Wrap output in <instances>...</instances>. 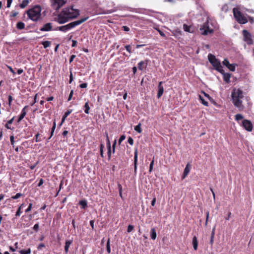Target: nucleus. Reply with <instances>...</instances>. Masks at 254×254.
<instances>
[{"mask_svg":"<svg viewBox=\"0 0 254 254\" xmlns=\"http://www.w3.org/2000/svg\"><path fill=\"white\" fill-rule=\"evenodd\" d=\"M242 32L244 41L249 45L253 44L254 41L252 39L251 33L247 30L245 29L243 30Z\"/></svg>","mask_w":254,"mask_h":254,"instance_id":"6e6552de","label":"nucleus"},{"mask_svg":"<svg viewBox=\"0 0 254 254\" xmlns=\"http://www.w3.org/2000/svg\"><path fill=\"white\" fill-rule=\"evenodd\" d=\"M163 83V82L162 81H160L158 83V93L157 95V97L158 99L162 96L164 92V87L162 85Z\"/></svg>","mask_w":254,"mask_h":254,"instance_id":"ddd939ff","label":"nucleus"},{"mask_svg":"<svg viewBox=\"0 0 254 254\" xmlns=\"http://www.w3.org/2000/svg\"><path fill=\"white\" fill-rule=\"evenodd\" d=\"M125 138H126V135H124V134L120 136V138H119V141H118V142H119V145H120V144H121L123 140H124L125 139Z\"/></svg>","mask_w":254,"mask_h":254,"instance_id":"a18cd8bd","label":"nucleus"},{"mask_svg":"<svg viewBox=\"0 0 254 254\" xmlns=\"http://www.w3.org/2000/svg\"><path fill=\"white\" fill-rule=\"evenodd\" d=\"M223 64L226 66L230 71H234L236 69V64H230L228 59H225L222 62Z\"/></svg>","mask_w":254,"mask_h":254,"instance_id":"9b49d317","label":"nucleus"},{"mask_svg":"<svg viewBox=\"0 0 254 254\" xmlns=\"http://www.w3.org/2000/svg\"><path fill=\"white\" fill-rule=\"evenodd\" d=\"M118 189H119V195L121 196V197L123 198V196H122V185L120 184H118Z\"/></svg>","mask_w":254,"mask_h":254,"instance_id":"a19ab883","label":"nucleus"},{"mask_svg":"<svg viewBox=\"0 0 254 254\" xmlns=\"http://www.w3.org/2000/svg\"><path fill=\"white\" fill-rule=\"evenodd\" d=\"M87 86V84L86 83H83L81 84H80L79 87L81 88H86Z\"/></svg>","mask_w":254,"mask_h":254,"instance_id":"bf43d9fd","label":"nucleus"},{"mask_svg":"<svg viewBox=\"0 0 254 254\" xmlns=\"http://www.w3.org/2000/svg\"><path fill=\"white\" fill-rule=\"evenodd\" d=\"M18 14V12H17V11H12L11 12V16L12 17H15L16 16H17V15Z\"/></svg>","mask_w":254,"mask_h":254,"instance_id":"69168bd1","label":"nucleus"},{"mask_svg":"<svg viewBox=\"0 0 254 254\" xmlns=\"http://www.w3.org/2000/svg\"><path fill=\"white\" fill-rule=\"evenodd\" d=\"M183 29L185 31L188 32L189 33H192L193 32V30H192L191 26H190V25H188L186 24H184Z\"/></svg>","mask_w":254,"mask_h":254,"instance_id":"5701e85b","label":"nucleus"},{"mask_svg":"<svg viewBox=\"0 0 254 254\" xmlns=\"http://www.w3.org/2000/svg\"><path fill=\"white\" fill-rule=\"evenodd\" d=\"M53 5L54 8L56 9H59L62 7L65 3V1L64 0H53Z\"/></svg>","mask_w":254,"mask_h":254,"instance_id":"f8f14e48","label":"nucleus"},{"mask_svg":"<svg viewBox=\"0 0 254 254\" xmlns=\"http://www.w3.org/2000/svg\"><path fill=\"white\" fill-rule=\"evenodd\" d=\"M104 148V145L103 143H101L100 145V153L101 156L103 158L104 157V151L103 149Z\"/></svg>","mask_w":254,"mask_h":254,"instance_id":"2f4dec72","label":"nucleus"},{"mask_svg":"<svg viewBox=\"0 0 254 254\" xmlns=\"http://www.w3.org/2000/svg\"><path fill=\"white\" fill-rule=\"evenodd\" d=\"M243 119V116L241 114H237L235 115V120L237 121H240Z\"/></svg>","mask_w":254,"mask_h":254,"instance_id":"c03bdc74","label":"nucleus"},{"mask_svg":"<svg viewBox=\"0 0 254 254\" xmlns=\"http://www.w3.org/2000/svg\"><path fill=\"white\" fill-rule=\"evenodd\" d=\"M156 30L162 37H165L166 36L164 33L162 32L161 30H160L159 29H157Z\"/></svg>","mask_w":254,"mask_h":254,"instance_id":"864d4df0","label":"nucleus"},{"mask_svg":"<svg viewBox=\"0 0 254 254\" xmlns=\"http://www.w3.org/2000/svg\"><path fill=\"white\" fill-rule=\"evenodd\" d=\"M25 205H24V204H22L21 205V206L18 208L17 211L16 212V214H15L16 216L20 215V214H21L20 209H21V208L23 207Z\"/></svg>","mask_w":254,"mask_h":254,"instance_id":"ea45409f","label":"nucleus"},{"mask_svg":"<svg viewBox=\"0 0 254 254\" xmlns=\"http://www.w3.org/2000/svg\"><path fill=\"white\" fill-rule=\"evenodd\" d=\"M66 10L69 21L76 18L80 14V11L77 9L73 8V6L64 8Z\"/></svg>","mask_w":254,"mask_h":254,"instance_id":"39448f33","label":"nucleus"},{"mask_svg":"<svg viewBox=\"0 0 254 254\" xmlns=\"http://www.w3.org/2000/svg\"><path fill=\"white\" fill-rule=\"evenodd\" d=\"M43 133V131L42 130H40L39 132H38L35 135V141L36 142H39L43 140L45 137L44 136V135L42 134Z\"/></svg>","mask_w":254,"mask_h":254,"instance_id":"a211bd4d","label":"nucleus"},{"mask_svg":"<svg viewBox=\"0 0 254 254\" xmlns=\"http://www.w3.org/2000/svg\"><path fill=\"white\" fill-rule=\"evenodd\" d=\"M72 112V110H68L64 115L62 119V122L60 124L59 126L61 127L62 124L64 122L65 119L66 117L69 116L71 113Z\"/></svg>","mask_w":254,"mask_h":254,"instance_id":"aec40b11","label":"nucleus"},{"mask_svg":"<svg viewBox=\"0 0 254 254\" xmlns=\"http://www.w3.org/2000/svg\"><path fill=\"white\" fill-rule=\"evenodd\" d=\"M125 48L126 49V50L129 53H132V51H131V46L129 45H126L125 46Z\"/></svg>","mask_w":254,"mask_h":254,"instance_id":"de8ad7c7","label":"nucleus"},{"mask_svg":"<svg viewBox=\"0 0 254 254\" xmlns=\"http://www.w3.org/2000/svg\"><path fill=\"white\" fill-rule=\"evenodd\" d=\"M106 249H107V252H108V253L109 254V253H111L110 239V238H108V240L107 242Z\"/></svg>","mask_w":254,"mask_h":254,"instance_id":"473e14b6","label":"nucleus"},{"mask_svg":"<svg viewBox=\"0 0 254 254\" xmlns=\"http://www.w3.org/2000/svg\"><path fill=\"white\" fill-rule=\"evenodd\" d=\"M42 44L43 45L44 48L45 49H46V48L50 47V46L51 45V42H50L49 41H45L42 42Z\"/></svg>","mask_w":254,"mask_h":254,"instance_id":"72a5a7b5","label":"nucleus"},{"mask_svg":"<svg viewBox=\"0 0 254 254\" xmlns=\"http://www.w3.org/2000/svg\"><path fill=\"white\" fill-rule=\"evenodd\" d=\"M134 130L138 133H141L142 132V129L141 128V124H139L137 126H135Z\"/></svg>","mask_w":254,"mask_h":254,"instance_id":"c9c22d12","label":"nucleus"},{"mask_svg":"<svg viewBox=\"0 0 254 254\" xmlns=\"http://www.w3.org/2000/svg\"><path fill=\"white\" fill-rule=\"evenodd\" d=\"M77 42L76 41V40H73L72 41V45H71V47H75L77 45Z\"/></svg>","mask_w":254,"mask_h":254,"instance_id":"052dcab7","label":"nucleus"},{"mask_svg":"<svg viewBox=\"0 0 254 254\" xmlns=\"http://www.w3.org/2000/svg\"><path fill=\"white\" fill-rule=\"evenodd\" d=\"M214 232H215V228H213V229H212V231L211 237H210V244L211 245H213V242H214V234H215Z\"/></svg>","mask_w":254,"mask_h":254,"instance_id":"c756f323","label":"nucleus"},{"mask_svg":"<svg viewBox=\"0 0 254 254\" xmlns=\"http://www.w3.org/2000/svg\"><path fill=\"white\" fill-rule=\"evenodd\" d=\"M39 228V225L38 224H36L34 225V227H33V229L34 230L37 231L38 229Z\"/></svg>","mask_w":254,"mask_h":254,"instance_id":"774afa93","label":"nucleus"},{"mask_svg":"<svg viewBox=\"0 0 254 254\" xmlns=\"http://www.w3.org/2000/svg\"><path fill=\"white\" fill-rule=\"evenodd\" d=\"M56 122L54 121V123H53V127H52V129H51L50 136L48 138V140H49L52 137V136L53 135L55 129L56 128Z\"/></svg>","mask_w":254,"mask_h":254,"instance_id":"c85d7f7f","label":"nucleus"},{"mask_svg":"<svg viewBox=\"0 0 254 254\" xmlns=\"http://www.w3.org/2000/svg\"><path fill=\"white\" fill-rule=\"evenodd\" d=\"M231 97L234 105L238 108L239 111H243L245 108L242 100L244 97L243 91L240 89L234 88L232 92Z\"/></svg>","mask_w":254,"mask_h":254,"instance_id":"f257e3e1","label":"nucleus"},{"mask_svg":"<svg viewBox=\"0 0 254 254\" xmlns=\"http://www.w3.org/2000/svg\"><path fill=\"white\" fill-rule=\"evenodd\" d=\"M66 11V10H65V9L64 8L56 18V21L59 24H64L69 21Z\"/></svg>","mask_w":254,"mask_h":254,"instance_id":"423d86ee","label":"nucleus"},{"mask_svg":"<svg viewBox=\"0 0 254 254\" xmlns=\"http://www.w3.org/2000/svg\"><path fill=\"white\" fill-rule=\"evenodd\" d=\"M150 236L151 238L153 240H155L156 238L157 234L155 229L154 228H153L151 229Z\"/></svg>","mask_w":254,"mask_h":254,"instance_id":"393cba45","label":"nucleus"},{"mask_svg":"<svg viewBox=\"0 0 254 254\" xmlns=\"http://www.w3.org/2000/svg\"><path fill=\"white\" fill-rule=\"evenodd\" d=\"M90 225L92 228V229L93 230L94 229V220H91L90 221Z\"/></svg>","mask_w":254,"mask_h":254,"instance_id":"13d9d810","label":"nucleus"},{"mask_svg":"<svg viewBox=\"0 0 254 254\" xmlns=\"http://www.w3.org/2000/svg\"><path fill=\"white\" fill-rule=\"evenodd\" d=\"M203 93L204 95V96L207 98L208 99V100H209L210 101H211L212 100V98L207 93H205L204 92H203Z\"/></svg>","mask_w":254,"mask_h":254,"instance_id":"603ef678","label":"nucleus"},{"mask_svg":"<svg viewBox=\"0 0 254 254\" xmlns=\"http://www.w3.org/2000/svg\"><path fill=\"white\" fill-rule=\"evenodd\" d=\"M52 30V25L51 23H47L44 24L40 28L41 31H50Z\"/></svg>","mask_w":254,"mask_h":254,"instance_id":"4468645a","label":"nucleus"},{"mask_svg":"<svg viewBox=\"0 0 254 254\" xmlns=\"http://www.w3.org/2000/svg\"><path fill=\"white\" fill-rule=\"evenodd\" d=\"M72 240H66L65 243V246H64V251L66 254H67L68 252V249L70 246V245L72 244Z\"/></svg>","mask_w":254,"mask_h":254,"instance_id":"4be33fe9","label":"nucleus"},{"mask_svg":"<svg viewBox=\"0 0 254 254\" xmlns=\"http://www.w3.org/2000/svg\"><path fill=\"white\" fill-rule=\"evenodd\" d=\"M106 143H107V148L111 147V142H110L109 136H107V139H106Z\"/></svg>","mask_w":254,"mask_h":254,"instance_id":"3c124183","label":"nucleus"},{"mask_svg":"<svg viewBox=\"0 0 254 254\" xmlns=\"http://www.w3.org/2000/svg\"><path fill=\"white\" fill-rule=\"evenodd\" d=\"M27 16L29 19H32V8L29 9L27 11Z\"/></svg>","mask_w":254,"mask_h":254,"instance_id":"49530a36","label":"nucleus"},{"mask_svg":"<svg viewBox=\"0 0 254 254\" xmlns=\"http://www.w3.org/2000/svg\"><path fill=\"white\" fill-rule=\"evenodd\" d=\"M137 160H138V151L137 149H135L134 155V173L136 174L137 171Z\"/></svg>","mask_w":254,"mask_h":254,"instance_id":"f3484780","label":"nucleus"},{"mask_svg":"<svg viewBox=\"0 0 254 254\" xmlns=\"http://www.w3.org/2000/svg\"><path fill=\"white\" fill-rule=\"evenodd\" d=\"M79 204L81 206L83 209H85L87 206V202L85 199L79 201Z\"/></svg>","mask_w":254,"mask_h":254,"instance_id":"bb28decb","label":"nucleus"},{"mask_svg":"<svg viewBox=\"0 0 254 254\" xmlns=\"http://www.w3.org/2000/svg\"><path fill=\"white\" fill-rule=\"evenodd\" d=\"M209 211H207L206 212V221H205V225H207V224L208 220V218H209Z\"/></svg>","mask_w":254,"mask_h":254,"instance_id":"6e6d98bb","label":"nucleus"},{"mask_svg":"<svg viewBox=\"0 0 254 254\" xmlns=\"http://www.w3.org/2000/svg\"><path fill=\"white\" fill-rule=\"evenodd\" d=\"M83 107L84 108V112L86 114H88L89 113V110H90V107L89 106V101H87L85 103V105Z\"/></svg>","mask_w":254,"mask_h":254,"instance_id":"a878e982","label":"nucleus"},{"mask_svg":"<svg viewBox=\"0 0 254 254\" xmlns=\"http://www.w3.org/2000/svg\"><path fill=\"white\" fill-rule=\"evenodd\" d=\"M76 57V56L75 55H72L69 59V63H71L74 60V59Z\"/></svg>","mask_w":254,"mask_h":254,"instance_id":"680f3d73","label":"nucleus"},{"mask_svg":"<svg viewBox=\"0 0 254 254\" xmlns=\"http://www.w3.org/2000/svg\"><path fill=\"white\" fill-rule=\"evenodd\" d=\"M89 17H85L82 18L78 20H76L72 22H70L65 25L58 27L56 30H60L62 32H65L75 27V26L81 24V23L86 21Z\"/></svg>","mask_w":254,"mask_h":254,"instance_id":"f03ea898","label":"nucleus"},{"mask_svg":"<svg viewBox=\"0 0 254 254\" xmlns=\"http://www.w3.org/2000/svg\"><path fill=\"white\" fill-rule=\"evenodd\" d=\"M70 75H69V83H71L72 82V81H73V76H72V73L71 72V71H70Z\"/></svg>","mask_w":254,"mask_h":254,"instance_id":"0e129e2a","label":"nucleus"},{"mask_svg":"<svg viewBox=\"0 0 254 254\" xmlns=\"http://www.w3.org/2000/svg\"><path fill=\"white\" fill-rule=\"evenodd\" d=\"M154 163V157H153V158L150 164L149 169V173H151L153 170Z\"/></svg>","mask_w":254,"mask_h":254,"instance_id":"4c0bfd02","label":"nucleus"},{"mask_svg":"<svg viewBox=\"0 0 254 254\" xmlns=\"http://www.w3.org/2000/svg\"><path fill=\"white\" fill-rule=\"evenodd\" d=\"M192 244L194 250L195 251L197 250L198 248V241L197 237L195 236H194L192 238Z\"/></svg>","mask_w":254,"mask_h":254,"instance_id":"412c9836","label":"nucleus"},{"mask_svg":"<svg viewBox=\"0 0 254 254\" xmlns=\"http://www.w3.org/2000/svg\"><path fill=\"white\" fill-rule=\"evenodd\" d=\"M233 14L237 21L240 24H245L248 22V19L246 16L239 10L238 8H234Z\"/></svg>","mask_w":254,"mask_h":254,"instance_id":"20e7f679","label":"nucleus"},{"mask_svg":"<svg viewBox=\"0 0 254 254\" xmlns=\"http://www.w3.org/2000/svg\"><path fill=\"white\" fill-rule=\"evenodd\" d=\"M221 72H220V73L223 75L224 81L226 83H229L230 82L231 74L229 73L225 72L224 70H223V71H221Z\"/></svg>","mask_w":254,"mask_h":254,"instance_id":"dca6fc26","label":"nucleus"},{"mask_svg":"<svg viewBox=\"0 0 254 254\" xmlns=\"http://www.w3.org/2000/svg\"><path fill=\"white\" fill-rule=\"evenodd\" d=\"M108 151H107V154H108V160H110L111 158V154H112V149L111 147L110 148H107Z\"/></svg>","mask_w":254,"mask_h":254,"instance_id":"37998d69","label":"nucleus"},{"mask_svg":"<svg viewBox=\"0 0 254 254\" xmlns=\"http://www.w3.org/2000/svg\"><path fill=\"white\" fill-rule=\"evenodd\" d=\"M201 33L203 35H207L213 32V30L210 29L207 23H204L199 28Z\"/></svg>","mask_w":254,"mask_h":254,"instance_id":"1a4fd4ad","label":"nucleus"},{"mask_svg":"<svg viewBox=\"0 0 254 254\" xmlns=\"http://www.w3.org/2000/svg\"><path fill=\"white\" fill-rule=\"evenodd\" d=\"M31 253V250L30 248L27 250H21L20 251V254H29Z\"/></svg>","mask_w":254,"mask_h":254,"instance_id":"e433bc0d","label":"nucleus"},{"mask_svg":"<svg viewBox=\"0 0 254 254\" xmlns=\"http://www.w3.org/2000/svg\"><path fill=\"white\" fill-rule=\"evenodd\" d=\"M73 94V90H71V91L70 92V94L69 95L68 98V101L71 100V98L72 97Z\"/></svg>","mask_w":254,"mask_h":254,"instance_id":"5fc2aeb1","label":"nucleus"},{"mask_svg":"<svg viewBox=\"0 0 254 254\" xmlns=\"http://www.w3.org/2000/svg\"><path fill=\"white\" fill-rule=\"evenodd\" d=\"M45 245L43 243H41L39 245V246L38 247V249L41 250L43 248H45Z\"/></svg>","mask_w":254,"mask_h":254,"instance_id":"e2e57ef3","label":"nucleus"},{"mask_svg":"<svg viewBox=\"0 0 254 254\" xmlns=\"http://www.w3.org/2000/svg\"><path fill=\"white\" fill-rule=\"evenodd\" d=\"M26 107H25L22 111V112L21 113V114L20 115L19 118H18V122H20L23 119V118L25 117V115H26V112H25V109H26Z\"/></svg>","mask_w":254,"mask_h":254,"instance_id":"b1692460","label":"nucleus"},{"mask_svg":"<svg viewBox=\"0 0 254 254\" xmlns=\"http://www.w3.org/2000/svg\"><path fill=\"white\" fill-rule=\"evenodd\" d=\"M199 100L201 101V103L204 106H208V103L200 95H199Z\"/></svg>","mask_w":254,"mask_h":254,"instance_id":"f704fd0d","label":"nucleus"},{"mask_svg":"<svg viewBox=\"0 0 254 254\" xmlns=\"http://www.w3.org/2000/svg\"><path fill=\"white\" fill-rule=\"evenodd\" d=\"M22 195H23V194H22L21 193H17L15 195L12 196L11 197L10 199H16L19 198L20 197H21Z\"/></svg>","mask_w":254,"mask_h":254,"instance_id":"58836bf2","label":"nucleus"},{"mask_svg":"<svg viewBox=\"0 0 254 254\" xmlns=\"http://www.w3.org/2000/svg\"><path fill=\"white\" fill-rule=\"evenodd\" d=\"M14 138L13 135L10 136V142H11V145H12L13 147H14Z\"/></svg>","mask_w":254,"mask_h":254,"instance_id":"4d7b16f0","label":"nucleus"},{"mask_svg":"<svg viewBox=\"0 0 254 254\" xmlns=\"http://www.w3.org/2000/svg\"><path fill=\"white\" fill-rule=\"evenodd\" d=\"M41 10V7L39 5L33 6V21H40L42 20Z\"/></svg>","mask_w":254,"mask_h":254,"instance_id":"0eeeda50","label":"nucleus"},{"mask_svg":"<svg viewBox=\"0 0 254 254\" xmlns=\"http://www.w3.org/2000/svg\"><path fill=\"white\" fill-rule=\"evenodd\" d=\"M208 59L215 70L219 72H222L221 71L223 72L220 61L217 59L214 55L209 54L208 55Z\"/></svg>","mask_w":254,"mask_h":254,"instance_id":"7ed1b4c3","label":"nucleus"},{"mask_svg":"<svg viewBox=\"0 0 254 254\" xmlns=\"http://www.w3.org/2000/svg\"><path fill=\"white\" fill-rule=\"evenodd\" d=\"M133 229H134V227L133 225H129L127 227V232L128 233H130L133 230Z\"/></svg>","mask_w":254,"mask_h":254,"instance_id":"09e8293b","label":"nucleus"},{"mask_svg":"<svg viewBox=\"0 0 254 254\" xmlns=\"http://www.w3.org/2000/svg\"><path fill=\"white\" fill-rule=\"evenodd\" d=\"M243 127L248 131H251L253 130V125L251 122L248 120H244L243 121Z\"/></svg>","mask_w":254,"mask_h":254,"instance_id":"9d476101","label":"nucleus"},{"mask_svg":"<svg viewBox=\"0 0 254 254\" xmlns=\"http://www.w3.org/2000/svg\"><path fill=\"white\" fill-rule=\"evenodd\" d=\"M127 142L128 143L130 144L131 145H132L133 144V143H134V141H133V139H132V138L130 136H129L128 139H127Z\"/></svg>","mask_w":254,"mask_h":254,"instance_id":"8fccbe9b","label":"nucleus"},{"mask_svg":"<svg viewBox=\"0 0 254 254\" xmlns=\"http://www.w3.org/2000/svg\"><path fill=\"white\" fill-rule=\"evenodd\" d=\"M190 169L191 165L189 163H188L184 169L183 174L182 175V179H184L188 175L190 172Z\"/></svg>","mask_w":254,"mask_h":254,"instance_id":"2eb2a0df","label":"nucleus"},{"mask_svg":"<svg viewBox=\"0 0 254 254\" xmlns=\"http://www.w3.org/2000/svg\"><path fill=\"white\" fill-rule=\"evenodd\" d=\"M12 1V0H7V7H10L11 2Z\"/></svg>","mask_w":254,"mask_h":254,"instance_id":"338daca9","label":"nucleus"},{"mask_svg":"<svg viewBox=\"0 0 254 254\" xmlns=\"http://www.w3.org/2000/svg\"><path fill=\"white\" fill-rule=\"evenodd\" d=\"M147 65V62L141 61L138 64V68L140 70H143L144 68H146Z\"/></svg>","mask_w":254,"mask_h":254,"instance_id":"6ab92c4d","label":"nucleus"},{"mask_svg":"<svg viewBox=\"0 0 254 254\" xmlns=\"http://www.w3.org/2000/svg\"><path fill=\"white\" fill-rule=\"evenodd\" d=\"M29 3L28 0H23L22 3L20 4L19 6L21 8L25 7Z\"/></svg>","mask_w":254,"mask_h":254,"instance_id":"7c9ffc66","label":"nucleus"},{"mask_svg":"<svg viewBox=\"0 0 254 254\" xmlns=\"http://www.w3.org/2000/svg\"><path fill=\"white\" fill-rule=\"evenodd\" d=\"M14 120V118H12L11 119L9 120L7 123L5 125V127L8 129H10V127L9 126V125H10L12 123Z\"/></svg>","mask_w":254,"mask_h":254,"instance_id":"79ce46f5","label":"nucleus"},{"mask_svg":"<svg viewBox=\"0 0 254 254\" xmlns=\"http://www.w3.org/2000/svg\"><path fill=\"white\" fill-rule=\"evenodd\" d=\"M25 24L22 22H18L16 24V27L17 29L22 30L24 28Z\"/></svg>","mask_w":254,"mask_h":254,"instance_id":"cd10ccee","label":"nucleus"}]
</instances>
